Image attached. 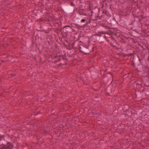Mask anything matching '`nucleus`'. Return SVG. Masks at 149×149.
<instances>
[{"label": "nucleus", "instance_id": "1", "mask_svg": "<svg viewBox=\"0 0 149 149\" xmlns=\"http://www.w3.org/2000/svg\"><path fill=\"white\" fill-rule=\"evenodd\" d=\"M81 19L80 23L78 24H75L76 26H79L81 27H84L88 24L91 22V20L89 17L87 16H82Z\"/></svg>", "mask_w": 149, "mask_h": 149}, {"label": "nucleus", "instance_id": "2", "mask_svg": "<svg viewBox=\"0 0 149 149\" xmlns=\"http://www.w3.org/2000/svg\"><path fill=\"white\" fill-rule=\"evenodd\" d=\"M103 35L104 36H102V35H100V36L97 37V40L99 41H102L104 40V39H106L107 41L110 43V45H111V46L115 47V46L113 45V42L111 41V40H112L113 41H114L113 40V37H111V38H110V40H109L107 39V36L104 34Z\"/></svg>", "mask_w": 149, "mask_h": 149}, {"label": "nucleus", "instance_id": "3", "mask_svg": "<svg viewBox=\"0 0 149 149\" xmlns=\"http://www.w3.org/2000/svg\"><path fill=\"white\" fill-rule=\"evenodd\" d=\"M141 59L136 54L134 56L133 58L132 63L134 67L135 66H139L141 63Z\"/></svg>", "mask_w": 149, "mask_h": 149}, {"label": "nucleus", "instance_id": "4", "mask_svg": "<svg viewBox=\"0 0 149 149\" xmlns=\"http://www.w3.org/2000/svg\"><path fill=\"white\" fill-rule=\"evenodd\" d=\"M62 10L65 13H69L73 11V8L70 6H63Z\"/></svg>", "mask_w": 149, "mask_h": 149}, {"label": "nucleus", "instance_id": "5", "mask_svg": "<svg viewBox=\"0 0 149 149\" xmlns=\"http://www.w3.org/2000/svg\"><path fill=\"white\" fill-rule=\"evenodd\" d=\"M79 48L80 51L85 54H89L90 52V50L86 47L82 46L80 47Z\"/></svg>", "mask_w": 149, "mask_h": 149}, {"label": "nucleus", "instance_id": "6", "mask_svg": "<svg viewBox=\"0 0 149 149\" xmlns=\"http://www.w3.org/2000/svg\"><path fill=\"white\" fill-rule=\"evenodd\" d=\"M82 15H77L73 18V20L77 23V24H79L80 23V20L81 19H82Z\"/></svg>", "mask_w": 149, "mask_h": 149}, {"label": "nucleus", "instance_id": "7", "mask_svg": "<svg viewBox=\"0 0 149 149\" xmlns=\"http://www.w3.org/2000/svg\"><path fill=\"white\" fill-rule=\"evenodd\" d=\"M71 27L69 26H65L63 28V32L65 33H68L70 31Z\"/></svg>", "mask_w": 149, "mask_h": 149}, {"label": "nucleus", "instance_id": "8", "mask_svg": "<svg viewBox=\"0 0 149 149\" xmlns=\"http://www.w3.org/2000/svg\"><path fill=\"white\" fill-rule=\"evenodd\" d=\"M62 60H64V61H65V62L64 63L62 62L60 64H59L58 65V67H60V66L62 65H64L67 64V63L66 60L65 59H64L63 58V57H62Z\"/></svg>", "mask_w": 149, "mask_h": 149}, {"label": "nucleus", "instance_id": "9", "mask_svg": "<svg viewBox=\"0 0 149 149\" xmlns=\"http://www.w3.org/2000/svg\"><path fill=\"white\" fill-rule=\"evenodd\" d=\"M101 18L100 17V16L99 14L97 16V18H96L95 19H94L95 20H97V19H100Z\"/></svg>", "mask_w": 149, "mask_h": 149}, {"label": "nucleus", "instance_id": "10", "mask_svg": "<svg viewBox=\"0 0 149 149\" xmlns=\"http://www.w3.org/2000/svg\"><path fill=\"white\" fill-rule=\"evenodd\" d=\"M70 2H71V3H70V4L71 6H75V5L73 2H71L70 0Z\"/></svg>", "mask_w": 149, "mask_h": 149}, {"label": "nucleus", "instance_id": "11", "mask_svg": "<svg viewBox=\"0 0 149 149\" xmlns=\"http://www.w3.org/2000/svg\"><path fill=\"white\" fill-rule=\"evenodd\" d=\"M133 55L134 56V55H133V54L130 53V54H128L127 55L128 56H131V55Z\"/></svg>", "mask_w": 149, "mask_h": 149}, {"label": "nucleus", "instance_id": "12", "mask_svg": "<svg viewBox=\"0 0 149 149\" xmlns=\"http://www.w3.org/2000/svg\"><path fill=\"white\" fill-rule=\"evenodd\" d=\"M121 41L122 42H124V41H125V40L123 39H122L121 40Z\"/></svg>", "mask_w": 149, "mask_h": 149}, {"label": "nucleus", "instance_id": "13", "mask_svg": "<svg viewBox=\"0 0 149 149\" xmlns=\"http://www.w3.org/2000/svg\"><path fill=\"white\" fill-rule=\"evenodd\" d=\"M61 60V58H59L57 61H55V62L56 63V62H57L58 61H60Z\"/></svg>", "mask_w": 149, "mask_h": 149}, {"label": "nucleus", "instance_id": "14", "mask_svg": "<svg viewBox=\"0 0 149 149\" xmlns=\"http://www.w3.org/2000/svg\"><path fill=\"white\" fill-rule=\"evenodd\" d=\"M10 75H11L13 77H14L15 76V74H10Z\"/></svg>", "mask_w": 149, "mask_h": 149}, {"label": "nucleus", "instance_id": "15", "mask_svg": "<svg viewBox=\"0 0 149 149\" xmlns=\"http://www.w3.org/2000/svg\"><path fill=\"white\" fill-rule=\"evenodd\" d=\"M0 62H5L4 61H2V60H1L0 61Z\"/></svg>", "mask_w": 149, "mask_h": 149}, {"label": "nucleus", "instance_id": "16", "mask_svg": "<svg viewBox=\"0 0 149 149\" xmlns=\"http://www.w3.org/2000/svg\"><path fill=\"white\" fill-rule=\"evenodd\" d=\"M104 1H102V2H104Z\"/></svg>", "mask_w": 149, "mask_h": 149}]
</instances>
